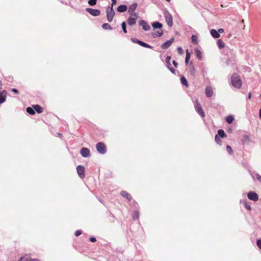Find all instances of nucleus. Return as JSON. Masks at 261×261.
Listing matches in <instances>:
<instances>
[{"mask_svg": "<svg viewBox=\"0 0 261 261\" xmlns=\"http://www.w3.org/2000/svg\"><path fill=\"white\" fill-rule=\"evenodd\" d=\"M231 83L233 87L239 89L242 86V81L240 76L237 74H233L231 77Z\"/></svg>", "mask_w": 261, "mask_h": 261, "instance_id": "f257e3e1", "label": "nucleus"}, {"mask_svg": "<svg viewBox=\"0 0 261 261\" xmlns=\"http://www.w3.org/2000/svg\"><path fill=\"white\" fill-rule=\"evenodd\" d=\"M106 13L108 21L110 22H112L113 19V17L115 14L112 6L107 8L106 10Z\"/></svg>", "mask_w": 261, "mask_h": 261, "instance_id": "f03ea898", "label": "nucleus"}, {"mask_svg": "<svg viewBox=\"0 0 261 261\" xmlns=\"http://www.w3.org/2000/svg\"><path fill=\"white\" fill-rule=\"evenodd\" d=\"M195 109L196 112L202 117H205L204 112L198 100H196L194 105Z\"/></svg>", "mask_w": 261, "mask_h": 261, "instance_id": "7ed1b4c3", "label": "nucleus"}, {"mask_svg": "<svg viewBox=\"0 0 261 261\" xmlns=\"http://www.w3.org/2000/svg\"><path fill=\"white\" fill-rule=\"evenodd\" d=\"M97 151L101 154H104L107 151L106 146L103 142H98L96 145Z\"/></svg>", "mask_w": 261, "mask_h": 261, "instance_id": "20e7f679", "label": "nucleus"}, {"mask_svg": "<svg viewBox=\"0 0 261 261\" xmlns=\"http://www.w3.org/2000/svg\"><path fill=\"white\" fill-rule=\"evenodd\" d=\"M164 17L169 27H171L173 25V18L172 15L168 11L166 10L165 11Z\"/></svg>", "mask_w": 261, "mask_h": 261, "instance_id": "39448f33", "label": "nucleus"}, {"mask_svg": "<svg viewBox=\"0 0 261 261\" xmlns=\"http://www.w3.org/2000/svg\"><path fill=\"white\" fill-rule=\"evenodd\" d=\"M76 171L81 178H83L85 177V168L83 166L81 165H78L76 167Z\"/></svg>", "mask_w": 261, "mask_h": 261, "instance_id": "423d86ee", "label": "nucleus"}, {"mask_svg": "<svg viewBox=\"0 0 261 261\" xmlns=\"http://www.w3.org/2000/svg\"><path fill=\"white\" fill-rule=\"evenodd\" d=\"M174 39H175L174 38L172 37L170 40H169L166 41L165 42H164V43H163L161 46L162 49H168L173 43V42L174 41Z\"/></svg>", "mask_w": 261, "mask_h": 261, "instance_id": "0eeeda50", "label": "nucleus"}, {"mask_svg": "<svg viewBox=\"0 0 261 261\" xmlns=\"http://www.w3.org/2000/svg\"><path fill=\"white\" fill-rule=\"evenodd\" d=\"M86 10L93 16H98L100 14V11L98 9L87 8Z\"/></svg>", "mask_w": 261, "mask_h": 261, "instance_id": "6e6552de", "label": "nucleus"}, {"mask_svg": "<svg viewBox=\"0 0 261 261\" xmlns=\"http://www.w3.org/2000/svg\"><path fill=\"white\" fill-rule=\"evenodd\" d=\"M248 198L252 201H256L258 199L257 194L254 192L250 191L247 194Z\"/></svg>", "mask_w": 261, "mask_h": 261, "instance_id": "1a4fd4ad", "label": "nucleus"}, {"mask_svg": "<svg viewBox=\"0 0 261 261\" xmlns=\"http://www.w3.org/2000/svg\"><path fill=\"white\" fill-rule=\"evenodd\" d=\"M80 153L81 155L84 158H88L90 156V150L86 147H83L81 149Z\"/></svg>", "mask_w": 261, "mask_h": 261, "instance_id": "9d476101", "label": "nucleus"}, {"mask_svg": "<svg viewBox=\"0 0 261 261\" xmlns=\"http://www.w3.org/2000/svg\"><path fill=\"white\" fill-rule=\"evenodd\" d=\"M199 69H200L201 74L203 77H205L208 72V69L206 65L203 63H201L199 65Z\"/></svg>", "mask_w": 261, "mask_h": 261, "instance_id": "9b49d317", "label": "nucleus"}, {"mask_svg": "<svg viewBox=\"0 0 261 261\" xmlns=\"http://www.w3.org/2000/svg\"><path fill=\"white\" fill-rule=\"evenodd\" d=\"M139 24L142 27V29L143 30L145 31H148L150 29V27L149 25L147 23V22L144 20H141L139 21Z\"/></svg>", "mask_w": 261, "mask_h": 261, "instance_id": "f8f14e48", "label": "nucleus"}, {"mask_svg": "<svg viewBox=\"0 0 261 261\" xmlns=\"http://www.w3.org/2000/svg\"><path fill=\"white\" fill-rule=\"evenodd\" d=\"M7 94V92L5 90L0 92V104L4 103L6 101Z\"/></svg>", "mask_w": 261, "mask_h": 261, "instance_id": "ddd939ff", "label": "nucleus"}, {"mask_svg": "<svg viewBox=\"0 0 261 261\" xmlns=\"http://www.w3.org/2000/svg\"><path fill=\"white\" fill-rule=\"evenodd\" d=\"M205 93L207 97H211L213 95V90L211 86H207L205 89Z\"/></svg>", "mask_w": 261, "mask_h": 261, "instance_id": "4468645a", "label": "nucleus"}, {"mask_svg": "<svg viewBox=\"0 0 261 261\" xmlns=\"http://www.w3.org/2000/svg\"><path fill=\"white\" fill-rule=\"evenodd\" d=\"M120 195L123 197L126 198L128 201H130L132 200V196L130 194L125 191H122L120 192Z\"/></svg>", "mask_w": 261, "mask_h": 261, "instance_id": "2eb2a0df", "label": "nucleus"}, {"mask_svg": "<svg viewBox=\"0 0 261 261\" xmlns=\"http://www.w3.org/2000/svg\"><path fill=\"white\" fill-rule=\"evenodd\" d=\"M137 3H134L130 6H129L128 10V12L130 14L133 13L137 7Z\"/></svg>", "mask_w": 261, "mask_h": 261, "instance_id": "dca6fc26", "label": "nucleus"}, {"mask_svg": "<svg viewBox=\"0 0 261 261\" xmlns=\"http://www.w3.org/2000/svg\"><path fill=\"white\" fill-rule=\"evenodd\" d=\"M127 9V7L125 5H121L117 7V10L118 12L122 13L124 12Z\"/></svg>", "mask_w": 261, "mask_h": 261, "instance_id": "f3484780", "label": "nucleus"}, {"mask_svg": "<svg viewBox=\"0 0 261 261\" xmlns=\"http://www.w3.org/2000/svg\"><path fill=\"white\" fill-rule=\"evenodd\" d=\"M211 35L214 38H218L220 35L219 34V32L218 31L213 29L210 31Z\"/></svg>", "mask_w": 261, "mask_h": 261, "instance_id": "a211bd4d", "label": "nucleus"}, {"mask_svg": "<svg viewBox=\"0 0 261 261\" xmlns=\"http://www.w3.org/2000/svg\"><path fill=\"white\" fill-rule=\"evenodd\" d=\"M151 25L153 28L154 29H159L161 30L163 27L162 24L159 21L153 22Z\"/></svg>", "mask_w": 261, "mask_h": 261, "instance_id": "6ab92c4d", "label": "nucleus"}, {"mask_svg": "<svg viewBox=\"0 0 261 261\" xmlns=\"http://www.w3.org/2000/svg\"><path fill=\"white\" fill-rule=\"evenodd\" d=\"M250 174L253 179H254V175H255L256 176L257 180H258L261 183V175H259L258 173H256L255 172H251V171H250Z\"/></svg>", "mask_w": 261, "mask_h": 261, "instance_id": "aec40b11", "label": "nucleus"}, {"mask_svg": "<svg viewBox=\"0 0 261 261\" xmlns=\"http://www.w3.org/2000/svg\"><path fill=\"white\" fill-rule=\"evenodd\" d=\"M127 23L129 25H134L136 23V19L132 16H129L127 19Z\"/></svg>", "mask_w": 261, "mask_h": 261, "instance_id": "412c9836", "label": "nucleus"}, {"mask_svg": "<svg viewBox=\"0 0 261 261\" xmlns=\"http://www.w3.org/2000/svg\"><path fill=\"white\" fill-rule=\"evenodd\" d=\"M33 107L35 110V112L36 111L37 113H41L43 111L41 107L38 105H34L33 106Z\"/></svg>", "mask_w": 261, "mask_h": 261, "instance_id": "4be33fe9", "label": "nucleus"}, {"mask_svg": "<svg viewBox=\"0 0 261 261\" xmlns=\"http://www.w3.org/2000/svg\"><path fill=\"white\" fill-rule=\"evenodd\" d=\"M217 135H218L219 138H223L226 137V135L225 132L222 129H220L218 130V134Z\"/></svg>", "mask_w": 261, "mask_h": 261, "instance_id": "5701e85b", "label": "nucleus"}, {"mask_svg": "<svg viewBox=\"0 0 261 261\" xmlns=\"http://www.w3.org/2000/svg\"><path fill=\"white\" fill-rule=\"evenodd\" d=\"M180 82L183 85L185 86L186 87H188L189 86L188 82L185 76H181V77H180Z\"/></svg>", "mask_w": 261, "mask_h": 261, "instance_id": "b1692460", "label": "nucleus"}, {"mask_svg": "<svg viewBox=\"0 0 261 261\" xmlns=\"http://www.w3.org/2000/svg\"><path fill=\"white\" fill-rule=\"evenodd\" d=\"M164 32L162 30H160V31H158L155 33L152 34V36L153 38L161 37L163 35Z\"/></svg>", "mask_w": 261, "mask_h": 261, "instance_id": "393cba45", "label": "nucleus"}, {"mask_svg": "<svg viewBox=\"0 0 261 261\" xmlns=\"http://www.w3.org/2000/svg\"><path fill=\"white\" fill-rule=\"evenodd\" d=\"M139 45H140V46H141L142 47H145V48H150V49H152L153 48V47L151 46V45H150L148 44H147L144 42H143L142 41H140V44Z\"/></svg>", "mask_w": 261, "mask_h": 261, "instance_id": "a878e982", "label": "nucleus"}, {"mask_svg": "<svg viewBox=\"0 0 261 261\" xmlns=\"http://www.w3.org/2000/svg\"><path fill=\"white\" fill-rule=\"evenodd\" d=\"M195 53H196V55L197 58L199 60H201L202 58V56L201 51L199 49H198V48H196L195 49Z\"/></svg>", "mask_w": 261, "mask_h": 261, "instance_id": "bb28decb", "label": "nucleus"}, {"mask_svg": "<svg viewBox=\"0 0 261 261\" xmlns=\"http://www.w3.org/2000/svg\"><path fill=\"white\" fill-rule=\"evenodd\" d=\"M102 28L106 30H112L113 28L108 23H105L102 25Z\"/></svg>", "mask_w": 261, "mask_h": 261, "instance_id": "cd10ccee", "label": "nucleus"}, {"mask_svg": "<svg viewBox=\"0 0 261 261\" xmlns=\"http://www.w3.org/2000/svg\"><path fill=\"white\" fill-rule=\"evenodd\" d=\"M191 54L188 49L186 50V56L185 58V63L187 64L190 60Z\"/></svg>", "mask_w": 261, "mask_h": 261, "instance_id": "c85d7f7f", "label": "nucleus"}, {"mask_svg": "<svg viewBox=\"0 0 261 261\" xmlns=\"http://www.w3.org/2000/svg\"><path fill=\"white\" fill-rule=\"evenodd\" d=\"M26 111L28 113H29V114H30L31 115H34L35 113V110H34L33 107V108L28 107L26 109Z\"/></svg>", "mask_w": 261, "mask_h": 261, "instance_id": "c756f323", "label": "nucleus"}, {"mask_svg": "<svg viewBox=\"0 0 261 261\" xmlns=\"http://www.w3.org/2000/svg\"><path fill=\"white\" fill-rule=\"evenodd\" d=\"M234 120V118L231 115H229L226 118V121L228 124H231L232 123Z\"/></svg>", "mask_w": 261, "mask_h": 261, "instance_id": "7c9ffc66", "label": "nucleus"}, {"mask_svg": "<svg viewBox=\"0 0 261 261\" xmlns=\"http://www.w3.org/2000/svg\"><path fill=\"white\" fill-rule=\"evenodd\" d=\"M139 218V212L138 211L136 210L134 211L133 215V218L134 220H137Z\"/></svg>", "mask_w": 261, "mask_h": 261, "instance_id": "2f4dec72", "label": "nucleus"}, {"mask_svg": "<svg viewBox=\"0 0 261 261\" xmlns=\"http://www.w3.org/2000/svg\"><path fill=\"white\" fill-rule=\"evenodd\" d=\"M250 140L249 136L248 135L244 136L242 139V141L243 143L249 142H250Z\"/></svg>", "mask_w": 261, "mask_h": 261, "instance_id": "473e14b6", "label": "nucleus"}, {"mask_svg": "<svg viewBox=\"0 0 261 261\" xmlns=\"http://www.w3.org/2000/svg\"><path fill=\"white\" fill-rule=\"evenodd\" d=\"M217 45L219 48H223L225 46L224 43L220 39L217 41Z\"/></svg>", "mask_w": 261, "mask_h": 261, "instance_id": "72a5a7b5", "label": "nucleus"}, {"mask_svg": "<svg viewBox=\"0 0 261 261\" xmlns=\"http://www.w3.org/2000/svg\"><path fill=\"white\" fill-rule=\"evenodd\" d=\"M121 28H122V31L124 32V33H126L127 30H126V24L125 22L123 21L121 23Z\"/></svg>", "mask_w": 261, "mask_h": 261, "instance_id": "f704fd0d", "label": "nucleus"}, {"mask_svg": "<svg viewBox=\"0 0 261 261\" xmlns=\"http://www.w3.org/2000/svg\"><path fill=\"white\" fill-rule=\"evenodd\" d=\"M215 139L216 142L218 144H219L220 145H222V141H221L220 138H219V137L218 136V135H216Z\"/></svg>", "mask_w": 261, "mask_h": 261, "instance_id": "c9c22d12", "label": "nucleus"}, {"mask_svg": "<svg viewBox=\"0 0 261 261\" xmlns=\"http://www.w3.org/2000/svg\"><path fill=\"white\" fill-rule=\"evenodd\" d=\"M192 42L194 44L197 43V37L196 35H193L191 37Z\"/></svg>", "mask_w": 261, "mask_h": 261, "instance_id": "e433bc0d", "label": "nucleus"}, {"mask_svg": "<svg viewBox=\"0 0 261 261\" xmlns=\"http://www.w3.org/2000/svg\"><path fill=\"white\" fill-rule=\"evenodd\" d=\"M97 1V0H89L88 3L90 6H93L96 4Z\"/></svg>", "mask_w": 261, "mask_h": 261, "instance_id": "4c0bfd02", "label": "nucleus"}, {"mask_svg": "<svg viewBox=\"0 0 261 261\" xmlns=\"http://www.w3.org/2000/svg\"><path fill=\"white\" fill-rule=\"evenodd\" d=\"M131 206L132 207L136 208V209H138V206H139L138 203L135 201H133L132 202V203L131 204Z\"/></svg>", "mask_w": 261, "mask_h": 261, "instance_id": "58836bf2", "label": "nucleus"}, {"mask_svg": "<svg viewBox=\"0 0 261 261\" xmlns=\"http://www.w3.org/2000/svg\"><path fill=\"white\" fill-rule=\"evenodd\" d=\"M131 40L133 42H134L135 43H137L138 44H140V42L141 41V40H140L137 38H132Z\"/></svg>", "mask_w": 261, "mask_h": 261, "instance_id": "ea45409f", "label": "nucleus"}, {"mask_svg": "<svg viewBox=\"0 0 261 261\" xmlns=\"http://www.w3.org/2000/svg\"><path fill=\"white\" fill-rule=\"evenodd\" d=\"M226 150L229 153V154H231L232 152V149L231 148V147L229 146V145H227L226 146Z\"/></svg>", "mask_w": 261, "mask_h": 261, "instance_id": "a19ab883", "label": "nucleus"}, {"mask_svg": "<svg viewBox=\"0 0 261 261\" xmlns=\"http://www.w3.org/2000/svg\"><path fill=\"white\" fill-rule=\"evenodd\" d=\"M244 205H245V207L246 208V209H247L248 210L250 211L251 210V206L249 204H248L247 202H245Z\"/></svg>", "mask_w": 261, "mask_h": 261, "instance_id": "79ce46f5", "label": "nucleus"}, {"mask_svg": "<svg viewBox=\"0 0 261 261\" xmlns=\"http://www.w3.org/2000/svg\"><path fill=\"white\" fill-rule=\"evenodd\" d=\"M82 233V230H77L75 231V233H74V234L76 237H78L80 235H81Z\"/></svg>", "mask_w": 261, "mask_h": 261, "instance_id": "37998d69", "label": "nucleus"}, {"mask_svg": "<svg viewBox=\"0 0 261 261\" xmlns=\"http://www.w3.org/2000/svg\"><path fill=\"white\" fill-rule=\"evenodd\" d=\"M256 244L258 247L261 249V239L257 240Z\"/></svg>", "mask_w": 261, "mask_h": 261, "instance_id": "c03bdc74", "label": "nucleus"}, {"mask_svg": "<svg viewBox=\"0 0 261 261\" xmlns=\"http://www.w3.org/2000/svg\"><path fill=\"white\" fill-rule=\"evenodd\" d=\"M168 69L171 71V73L175 74L176 71L173 67H169Z\"/></svg>", "mask_w": 261, "mask_h": 261, "instance_id": "a18cd8bd", "label": "nucleus"}, {"mask_svg": "<svg viewBox=\"0 0 261 261\" xmlns=\"http://www.w3.org/2000/svg\"><path fill=\"white\" fill-rule=\"evenodd\" d=\"M89 240L91 242H95L96 241V238L93 237H90Z\"/></svg>", "mask_w": 261, "mask_h": 261, "instance_id": "49530a36", "label": "nucleus"}, {"mask_svg": "<svg viewBox=\"0 0 261 261\" xmlns=\"http://www.w3.org/2000/svg\"><path fill=\"white\" fill-rule=\"evenodd\" d=\"M177 50H178V53L179 54H181L183 52V50H182L181 47H180V46L177 47Z\"/></svg>", "mask_w": 261, "mask_h": 261, "instance_id": "de8ad7c7", "label": "nucleus"}, {"mask_svg": "<svg viewBox=\"0 0 261 261\" xmlns=\"http://www.w3.org/2000/svg\"><path fill=\"white\" fill-rule=\"evenodd\" d=\"M19 261H30L27 257H21Z\"/></svg>", "mask_w": 261, "mask_h": 261, "instance_id": "09e8293b", "label": "nucleus"}, {"mask_svg": "<svg viewBox=\"0 0 261 261\" xmlns=\"http://www.w3.org/2000/svg\"><path fill=\"white\" fill-rule=\"evenodd\" d=\"M11 91L13 93H14L15 94H18V91L17 89H15V88H13L11 89Z\"/></svg>", "mask_w": 261, "mask_h": 261, "instance_id": "8fccbe9b", "label": "nucleus"}, {"mask_svg": "<svg viewBox=\"0 0 261 261\" xmlns=\"http://www.w3.org/2000/svg\"><path fill=\"white\" fill-rule=\"evenodd\" d=\"M171 58V56H168L166 58V62H170Z\"/></svg>", "mask_w": 261, "mask_h": 261, "instance_id": "3c124183", "label": "nucleus"}, {"mask_svg": "<svg viewBox=\"0 0 261 261\" xmlns=\"http://www.w3.org/2000/svg\"><path fill=\"white\" fill-rule=\"evenodd\" d=\"M172 63L175 67L177 68L178 67V63L175 60L172 61Z\"/></svg>", "mask_w": 261, "mask_h": 261, "instance_id": "603ef678", "label": "nucleus"}, {"mask_svg": "<svg viewBox=\"0 0 261 261\" xmlns=\"http://www.w3.org/2000/svg\"><path fill=\"white\" fill-rule=\"evenodd\" d=\"M112 1V4L111 6L113 8V5H115L116 4V0H111Z\"/></svg>", "mask_w": 261, "mask_h": 261, "instance_id": "864d4df0", "label": "nucleus"}, {"mask_svg": "<svg viewBox=\"0 0 261 261\" xmlns=\"http://www.w3.org/2000/svg\"><path fill=\"white\" fill-rule=\"evenodd\" d=\"M166 66H167V68L171 67V65L170 62H166Z\"/></svg>", "mask_w": 261, "mask_h": 261, "instance_id": "5fc2aeb1", "label": "nucleus"}, {"mask_svg": "<svg viewBox=\"0 0 261 261\" xmlns=\"http://www.w3.org/2000/svg\"><path fill=\"white\" fill-rule=\"evenodd\" d=\"M218 32H219V34H220V33H222L224 32V29H219L218 30Z\"/></svg>", "mask_w": 261, "mask_h": 261, "instance_id": "6e6d98bb", "label": "nucleus"}, {"mask_svg": "<svg viewBox=\"0 0 261 261\" xmlns=\"http://www.w3.org/2000/svg\"><path fill=\"white\" fill-rule=\"evenodd\" d=\"M251 92H249L248 93V99H251Z\"/></svg>", "mask_w": 261, "mask_h": 261, "instance_id": "4d7b16f0", "label": "nucleus"}, {"mask_svg": "<svg viewBox=\"0 0 261 261\" xmlns=\"http://www.w3.org/2000/svg\"><path fill=\"white\" fill-rule=\"evenodd\" d=\"M57 135H58V137H60V138L62 137V134L61 133H58L57 134Z\"/></svg>", "mask_w": 261, "mask_h": 261, "instance_id": "13d9d810", "label": "nucleus"}, {"mask_svg": "<svg viewBox=\"0 0 261 261\" xmlns=\"http://www.w3.org/2000/svg\"><path fill=\"white\" fill-rule=\"evenodd\" d=\"M2 89V83L0 80V90Z\"/></svg>", "mask_w": 261, "mask_h": 261, "instance_id": "bf43d9fd", "label": "nucleus"}, {"mask_svg": "<svg viewBox=\"0 0 261 261\" xmlns=\"http://www.w3.org/2000/svg\"><path fill=\"white\" fill-rule=\"evenodd\" d=\"M192 72L194 73H195V69L194 67L193 68V70L192 71Z\"/></svg>", "mask_w": 261, "mask_h": 261, "instance_id": "052dcab7", "label": "nucleus"}, {"mask_svg": "<svg viewBox=\"0 0 261 261\" xmlns=\"http://www.w3.org/2000/svg\"><path fill=\"white\" fill-rule=\"evenodd\" d=\"M133 15L135 16H138V13H134L133 12Z\"/></svg>", "mask_w": 261, "mask_h": 261, "instance_id": "680f3d73", "label": "nucleus"}, {"mask_svg": "<svg viewBox=\"0 0 261 261\" xmlns=\"http://www.w3.org/2000/svg\"><path fill=\"white\" fill-rule=\"evenodd\" d=\"M30 261H39L38 259H31V260H30Z\"/></svg>", "mask_w": 261, "mask_h": 261, "instance_id": "e2e57ef3", "label": "nucleus"}, {"mask_svg": "<svg viewBox=\"0 0 261 261\" xmlns=\"http://www.w3.org/2000/svg\"><path fill=\"white\" fill-rule=\"evenodd\" d=\"M166 1L169 2L170 1V0H166Z\"/></svg>", "mask_w": 261, "mask_h": 261, "instance_id": "0e129e2a", "label": "nucleus"}, {"mask_svg": "<svg viewBox=\"0 0 261 261\" xmlns=\"http://www.w3.org/2000/svg\"><path fill=\"white\" fill-rule=\"evenodd\" d=\"M242 23H244V20L243 19L242 20Z\"/></svg>", "mask_w": 261, "mask_h": 261, "instance_id": "69168bd1", "label": "nucleus"}]
</instances>
